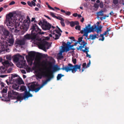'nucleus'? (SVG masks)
Returning a JSON list of instances; mask_svg holds the SVG:
<instances>
[{"label": "nucleus", "instance_id": "f257e3e1", "mask_svg": "<svg viewBox=\"0 0 124 124\" xmlns=\"http://www.w3.org/2000/svg\"><path fill=\"white\" fill-rule=\"evenodd\" d=\"M31 58H35L34 63L36 67L38 68L37 76L40 78H41L42 76H44L49 79L43 83L42 85L39 87H37L38 85L36 82L31 83V91H34L35 92H38L40 89L46 85L48 82L53 78L54 76L52 72L49 68L46 69L43 64L40 62V54L33 51H31Z\"/></svg>", "mask_w": 124, "mask_h": 124}, {"label": "nucleus", "instance_id": "f03ea898", "mask_svg": "<svg viewBox=\"0 0 124 124\" xmlns=\"http://www.w3.org/2000/svg\"><path fill=\"white\" fill-rule=\"evenodd\" d=\"M6 19L5 23L10 29L13 30L15 26V31L18 32L20 29L23 31L25 32L28 30L30 22L29 18L24 20L22 24L20 27V22L21 21V18L20 16H18L15 14L10 13L6 16Z\"/></svg>", "mask_w": 124, "mask_h": 124}, {"label": "nucleus", "instance_id": "7ed1b4c3", "mask_svg": "<svg viewBox=\"0 0 124 124\" xmlns=\"http://www.w3.org/2000/svg\"><path fill=\"white\" fill-rule=\"evenodd\" d=\"M39 24L41 26L42 29L44 30H46L50 29L51 34H49V36L55 39L59 38L61 35V33L62 32L59 27H58V30H56L54 27L51 26L49 23L45 20L43 21L42 22L41 21H40Z\"/></svg>", "mask_w": 124, "mask_h": 124}, {"label": "nucleus", "instance_id": "20e7f679", "mask_svg": "<svg viewBox=\"0 0 124 124\" xmlns=\"http://www.w3.org/2000/svg\"><path fill=\"white\" fill-rule=\"evenodd\" d=\"M13 61L18 67L26 69L28 72H31V69L30 67H29L26 65V61L24 60V56L20 55L19 54H17L14 56Z\"/></svg>", "mask_w": 124, "mask_h": 124}, {"label": "nucleus", "instance_id": "39448f33", "mask_svg": "<svg viewBox=\"0 0 124 124\" xmlns=\"http://www.w3.org/2000/svg\"><path fill=\"white\" fill-rule=\"evenodd\" d=\"M38 33L36 31H31V42L39 45V48L41 49H48L47 46L49 44L47 42H45L42 43L41 41V39L39 37Z\"/></svg>", "mask_w": 124, "mask_h": 124}, {"label": "nucleus", "instance_id": "423d86ee", "mask_svg": "<svg viewBox=\"0 0 124 124\" xmlns=\"http://www.w3.org/2000/svg\"><path fill=\"white\" fill-rule=\"evenodd\" d=\"M38 33L36 31H31V42L39 45V48L41 49H48L47 46L49 44L47 42H45L42 43L41 41V39L39 37Z\"/></svg>", "mask_w": 124, "mask_h": 124}, {"label": "nucleus", "instance_id": "0eeeda50", "mask_svg": "<svg viewBox=\"0 0 124 124\" xmlns=\"http://www.w3.org/2000/svg\"><path fill=\"white\" fill-rule=\"evenodd\" d=\"M102 28V26L101 25L99 27H98V26L95 25L94 28L93 27H91L90 24H89L87 26H86L85 28H83L81 31L80 33L81 34H84L83 36H85L86 37H87L88 33L93 32L94 29H95L97 33H100Z\"/></svg>", "mask_w": 124, "mask_h": 124}, {"label": "nucleus", "instance_id": "6e6552de", "mask_svg": "<svg viewBox=\"0 0 124 124\" xmlns=\"http://www.w3.org/2000/svg\"><path fill=\"white\" fill-rule=\"evenodd\" d=\"M86 63H84L83 64V69L81 71L80 65H76L73 66L72 65L70 64H68V66L63 67L62 68V69L63 70H65L66 72H68L69 71L71 70L72 72L73 73H75L77 69L79 70V71L81 72H82L84 70V69H85L86 68Z\"/></svg>", "mask_w": 124, "mask_h": 124}, {"label": "nucleus", "instance_id": "1a4fd4ad", "mask_svg": "<svg viewBox=\"0 0 124 124\" xmlns=\"http://www.w3.org/2000/svg\"><path fill=\"white\" fill-rule=\"evenodd\" d=\"M26 85L28 89V90H26V88L25 86L22 85L21 86L20 90L21 92L25 91V94L23 98H22L19 96L18 97L19 99L23 100L24 99L25 100H27L28 98L31 96L30 92L31 91V84L29 83L27 84Z\"/></svg>", "mask_w": 124, "mask_h": 124}, {"label": "nucleus", "instance_id": "9d476101", "mask_svg": "<svg viewBox=\"0 0 124 124\" xmlns=\"http://www.w3.org/2000/svg\"><path fill=\"white\" fill-rule=\"evenodd\" d=\"M83 39L82 37L78 38V42L81 46L79 47H77V49L78 50H82L86 54V56L90 58H91V55L88 53L89 52V48L86 46L85 45L87 44V43L82 40Z\"/></svg>", "mask_w": 124, "mask_h": 124}, {"label": "nucleus", "instance_id": "9b49d317", "mask_svg": "<svg viewBox=\"0 0 124 124\" xmlns=\"http://www.w3.org/2000/svg\"><path fill=\"white\" fill-rule=\"evenodd\" d=\"M14 40L13 38H8L6 42L3 41L1 44L2 50H0V54L2 52L5 51L9 52V49L7 48L8 46H11L13 45Z\"/></svg>", "mask_w": 124, "mask_h": 124}, {"label": "nucleus", "instance_id": "f8f14e48", "mask_svg": "<svg viewBox=\"0 0 124 124\" xmlns=\"http://www.w3.org/2000/svg\"><path fill=\"white\" fill-rule=\"evenodd\" d=\"M78 43L77 42L74 45H67L65 46H62L60 50L59 53L57 54V57L59 59H60L63 57L62 55V53L64 52H67L70 50H74L75 48L73 47L74 46H76Z\"/></svg>", "mask_w": 124, "mask_h": 124}, {"label": "nucleus", "instance_id": "ddd939ff", "mask_svg": "<svg viewBox=\"0 0 124 124\" xmlns=\"http://www.w3.org/2000/svg\"><path fill=\"white\" fill-rule=\"evenodd\" d=\"M31 38V35L29 34H27L24 35V39L21 40L17 39L16 41L15 45L16 46L18 45H24L25 44L24 40L25 39H30Z\"/></svg>", "mask_w": 124, "mask_h": 124}, {"label": "nucleus", "instance_id": "4468645a", "mask_svg": "<svg viewBox=\"0 0 124 124\" xmlns=\"http://www.w3.org/2000/svg\"><path fill=\"white\" fill-rule=\"evenodd\" d=\"M34 21L35 23V24L32 26V29L33 31H36L37 32L40 34H43L44 32H41V30L40 29L37 25L35 24L36 23V21L35 20V18H31V22Z\"/></svg>", "mask_w": 124, "mask_h": 124}, {"label": "nucleus", "instance_id": "2eb2a0df", "mask_svg": "<svg viewBox=\"0 0 124 124\" xmlns=\"http://www.w3.org/2000/svg\"><path fill=\"white\" fill-rule=\"evenodd\" d=\"M26 58L28 64L30 66L31 65V52H29L28 54L26 56Z\"/></svg>", "mask_w": 124, "mask_h": 124}, {"label": "nucleus", "instance_id": "dca6fc26", "mask_svg": "<svg viewBox=\"0 0 124 124\" xmlns=\"http://www.w3.org/2000/svg\"><path fill=\"white\" fill-rule=\"evenodd\" d=\"M2 63L3 65L6 67L9 66H12L13 65L12 63L8 61H5L4 62H2Z\"/></svg>", "mask_w": 124, "mask_h": 124}, {"label": "nucleus", "instance_id": "f3484780", "mask_svg": "<svg viewBox=\"0 0 124 124\" xmlns=\"http://www.w3.org/2000/svg\"><path fill=\"white\" fill-rule=\"evenodd\" d=\"M9 95L10 96H12L13 95L18 96L19 94L18 93L14 91H12L10 92H9Z\"/></svg>", "mask_w": 124, "mask_h": 124}, {"label": "nucleus", "instance_id": "a211bd4d", "mask_svg": "<svg viewBox=\"0 0 124 124\" xmlns=\"http://www.w3.org/2000/svg\"><path fill=\"white\" fill-rule=\"evenodd\" d=\"M99 35L98 34H94V35H90V38L92 40L95 39L96 38L98 37Z\"/></svg>", "mask_w": 124, "mask_h": 124}, {"label": "nucleus", "instance_id": "6ab92c4d", "mask_svg": "<svg viewBox=\"0 0 124 124\" xmlns=\"http://www.w3.org/2000/svg\"><path fill=\"white\" fill-rule=\"evenodd\" d=\"M70 26L71 27H73L76 25H78L79 23L78 21H76L75 22L72 21L70 23Z\"/></svg>", "mask_w": 124, "mask_h": 124}, {"label": "nucleus", "instance_id": "aec40b11", "mask_svg": "<svg viewBox=\"0 0 124 124\" xmlns=\"http://www.w3.org/2000/svg\"><path fill=\"white\" fill-rule=\"evenodd\" d=\"M17 83L19 84H24V82L23 80L21 78H18L17 79Z\"/></svg>", "mask_w": 124, "mask_h": 124}, {"label": "nucleus", "instance_id": "412c9836", "mask_svg": "<svg viewBox=\"0 0 124 124\" xmlns=\"http://www.w3.org/2000/svg\"><path fill=\"white\" fill-rule=\"evenodd\" d=\"M53 72L59 70V68L58 66L57 65L54 66L53 67Z\"/></svg>", "mask_w": 124, "mask_h": 124}, {"label": "nucleus", "instance_id": "4be33fe9", "mask_svg": "<svg viewBox=\"0 0 124 124\" xmlns=\"http://www.w3.org/2000/svg\"><path fill=\"white\" fill-rule=\"evenodd\" d=\"M103 11L102 10L100 11L97 12V16H103Z\"/></svg>", "mask_w": 124, "mask_h": 124}, {"label": "nucleus", "instance_id": "5701e85b", "mask_svg": "<svg viewBox=\"0 0 124 124\" xmlns=\"http://www.w3.org/2000/svg\"><path fill=\"white\" fill-rule=\"evenodd\" d=\"M64 75L61 74H58L57 77V80H60L61 78Z\"/></svg>", "mask_w": 124, "mask_h": 124}, {"label": "nucleus", "instance_id": "b1692460", "mask_svg": "<svg viewBox=\"0 0 124 124\" xmlns=\"http://www.w3.org/2000/svg\"><path fill=\"white\" fill-rule=\"evenodd\" d=\"M19 86L16 84H14L13 86V88L15 89L18 90L19 89Z\"/></svg>", "mask_w": 124, "mask_h": 124}, {"label": "nucleus", "instance_id": "393cba45", "mask_svg": "<svg viewBox=\"0 0 124 124\" xmlns=\"http://www.w3.org/2000/svg\"><path fill=\"white\" fill-rule=\"evenodd\" d=\"M107 31H105L103 34H100V36H102V35L103 36V35H106L108 33H109L108 32L110 31V30H109L108 28H107Z\"/></svg>", "mask_w": 124, "mask_h": 124}, {"label": "nucleus", "instance_id": "a878e982", "mask_svg": "<svg viewBox=\"0 0 124 124\" xmlns=\"http://www.w3.org/2000/svg\"><path fill=\"white\" fill-rule=\"evenodd\" d=\"M0 70L2 72H5V69L4 67L1 66L0 67Z\"/></svg>", "mask_w": 124, "mask_h": 124}, {"label": "nucleus", "instance_id": "bb28decb", "mask_svg": "<svg viewBox=\"0 0 124 124\" xmlns=\"http://www.w3.org/2000/svg\"><path fill=\"white\" fill-rule=\"evenodd\" d=\"M6 58L7 59L9 60H11V56L9 55H8L6 56Z\"/></svg>", "mask_w": 124, "mask_h": 124}, {"label": "nucleus", "instance_id": "cd10ccee", "mask_svg": "<svg viewBox=\"0 0 124 124\" xmlns=\"http://www.w3.org/2000/svg\"><path fill=\"white\" fill-rule=\"evenodd\" d=\"M50 15H51V16L52 17L55 18H56L57 16H55L54 14V13L52 12H50Z\"/></svg>", "mask_w": 124, "mask_h": 124}, {"label": "nucleus", "instance_id": "c85d7f7f", "mask_svg": "<svg viewBox=\"0 0 124 124\" xmlns=\"http://www.w3.org/2000/svg\"><path fill=\"white\" fill-rule=\"evenodd\" d=\"M9 34V32L7 30H5L4 32V34L6 36H8Z\"/></svg>", "mask_w": 124, "mask_h": 124}, {"label": "nucleus", "instance_id": "c756f323", "mask_svg": "<svg viewBox=\"0 0 124 124\" xmlns=\"http://www.w3.org/2000/svg\"><path fill=\"white\" fill-rule=\"evenodd\" d=\"M56 18L61 20V21H64V20L63 19L62 17L60 16H57Z\"/></svg>", "mask_w": 124, "mask_h": 124}, {"label": "nucleus", "instance_id": "7c9ffc66", "mask_svg": "<svg viewBox=\"0 0 124 124\" xmlns=\"http://www.w3.org/2000/svg\"><path fill=\"white\" fill-rule=\"evenodd\" d=\"M81 27L80 26L78 25L76 26L75 27V28L78 31L80 30Z\"/></svg>", "mask_w": 124, "mask_h": 124}, {"label": "nucleus", "instance_id": "2f4dec72", "mask_svg": "<svg viewBox=\"0 0 124 124\" xmlns=\"http://www.w3.org/2000/svg\"><path fill=\"white\" fill-rule=\"evenodd\" d=\"M108 16H109L108 15H106L105 16H103V17H101L100 18V19H101V20H102L104 19H105L107 17H108Z\"/></svg>", "mask_w": 124, "mask_h": 124}, {"label": "nucleus", "instance_id": "473e14b6", "mask_svg": "<svg viewBox=\"0 0 124 124\" xmlns=\"http://www.w3.org/2000/svg\"><path fill=\"white\" fill-rule=\"evenodd\" d=\"M72 61L74 64H75L76 63V58H73Z\"/></svg>", "mask_w": 124, "mask_h": 124}, {"label": "nucleus", "instance_id": "72a5a7b5", "mask_svg": "<svg viewBox=\"0 0 124 124\" xmlns=\"http://www.w3.org/2000/svg\"><path fill=\"white\" fill-rule=\"evenodd\" d=\"M113 3L115 5L116 4L118 3V1L117 0H113Z\"/></svg>", "mask_w": 124, "mask_h": 124}, {"label": "nucleus", "instance_id": "f704fd0d", "mask_svg": "<svg viewBox=\"0 0 124 124\" xmlns=\"http://www.w3.org/2000/svg\"><path fill=\"white\" fill-rule=\"evenodd\" d=\"M21 73L23 74H25L26 73V72L25 70H21Z\"/></svg>", "mask_w": 124, "mask_h": 124}, {"label": "nucleus", "instance_id": "c9c22d12", "mask_svg": "<svg viewBox=\"0 0 124 124\" xmlns=\"http://www.w3.org/2000/svg\"><path fill=\"white\" fill-rule=\"evenodd\" d=\"M65 14L68 16H69L71 14V12H65Z\"/></svg>", "mask_w": 124, "mask_h": 124}, {"label": "nucleus", "instance_id": "e433bc0d", "mask_svg": "<svg viewBox=\"0 0 124 124\" xmlns=\"http://www.w3.org/2000/svg\"><path fill=\"white\" fill-rule=\"evenodd\" d=\"M64 21H61L60 23L63 26H65V24L64 22Z\"/></svg>", "mask_w": 124, "mask_h": 124}, {"label": "nucleus", "instance_id": "4c0bfd02", "mask_svg": "<svg viewBox=\"0 0 124 124\" xmlns=\"http://www.w3.org/2000/svg\"><path fill=\"white\" fill-rule=\"evenodd\" d=\"M91 64V62L90 60H89V63H87V66H86V68H87L89 67Z\"/></svg>", "mask_w": 124, "mask_h": 124}, {"label": "nucleus", "instance_id": "58836bf2", "mask_svg": "<svg viewBox=\"0 0 124 124\" xmlns=\"http://www.w3.org/2000/svg\"><path fill=\"white\" fill-rule=\"evenodd\" d=\"M101 37H102V39H99V40H101L102 41H103L104 39V38L103 37V36L102 35V36H100Z\"/></svg>", "mask_w": 124, "mask_h": 124}, {"label": "nucleus", "instance_id": "ea45409f", "mask_svg": "<svg viewBox=\"0 0 124 124\" xmlns=\"http://www.w3.org/2000/svg\"><path fill=\"white\" fill-rule=\"evenodd\" d=\"M15 3V1H11L10 3L9 4V5H11L13 4H14Z\"/></svg>", "mask_w": 124, "mask_h": 124}, {"label": "nucleus", "instance_id": "a19ab883", "mask_svg": "<svg viewBox=\"0 0 124 124\" xmlns=\"http://www.w3.org/2000/svg\"><path fill=\"white\" fill-rule=\"evenodd\" d=\"M100 7L101 8H103V4L101 2L100 4Z\"/></svg>", "mask_w": 124, "mask_h": 124}, {"label": "nucleus", "instance_id": "79ce46f5", "mask_svg": "<svg viewBox=\"0 0 124 124\" xmlns=\"http://www.w3.org/2000/svg\"><path fill=\"white\" fill-rule=\"evenodd\" d=\"M2 92L4 93H6L7 92V89H3Z\"/></svg>", "mask_w": 124, "mask_h": 124}, {"label": "nucleus", "instance_id": "37998d69", "mask_svg": "<svg viewBox=\"0 0 124 124\" xmlns=\"http://www.w3.org/2000/svg\"><path fill=\"white\" fill-rule=\"evenodd\" d=\"M34 2H33L32 1H31V4H32L34 6H36V3Z\"/></svg>", "mask_w": 124, "mask_h": 124}, {"label": "nucleus", "instance_id": "c03bdc74", "mask_svg": "<svg viewBox=\"0 0 124 124\" xmlns=\"http://www.w3.org/2000/svg\"><path fill=\"white\" fill-rule=\"evenodd\" d=\"M36 6L39 8H41L40 5L39 3L37 4L36 5Z\"/></svg>", "mask_w": 124, "mask_h": 124}, {"label": "nucleus", "instance_id": "a18cd8bd", "mask_svg": "<svg viewBox=\"0 0 124 124\" xmlns=\"http://www.w3.org/2000/svg\"><path fill=\"white\" fill-rule=\"evenodd\" d=\"M73 16L74 17H76L78 16V14L76 13H74L73 14Z\"/></svg>", "mask_w": 124, "mask_h": 124}, {"label": "nucleus", "instance_id": "49530a36", "mask_svg": "<svg viewBox=\"0 0 124 124\" xmlns=\"http://www.w3.org/2000/svg\"><path fill=\"white\" fill-rule=\"evenodd\" d=\"M12 70V68H10L8 70V73H9L11 72Z\"/></svg>", "mask_w": 124, "mask_h": 124}, {"label": "nucleus", "instance_id": "de8ad7c7", "mask_svg": "<svg viewBox=\"0 0 124 124\" xmlns=\"http://www.w3.org/2000/svg\"><path fill=\"white\" fill-rule=\"evenodd\" d=\"M28 4L30 6H31V3L30 1H28L27 2Z\"/></svg>", "mask_w": 124, "mask_h": 124}, {"label": "nucleus", "instance_id": "09e8293b", "mask_svg": "<svg viewBox=\"0 0 124 124\" xmlns=\"http://www.w3.org/2000/svg\"><path fill=\"white\" fill-rule=\"evenodd\" d=\"M21 3L23 4V5H25L26 4V3L24 2H23V1H22L21 2Z\"/></svg>", "mask_w": 124, "mask_h": 124}, {"label": "nucleus", "instance_id": "8fccbe9b", "mask_svg": "<svg viewBox=\"0 0 124 124\" xmlns=\"http://www.w3.org/2000/svg\"><path fill=\"white\" fill-rule=\"evenodd\" d=\"M45 16L48 19H49V20H51V18H50V17L48 16H46V15H45Z\"/></svg>", "mask_w": 124, "mask_h": 124}, {"label": "nucleus", "instance_id": "3c124183", "mask_svg": "<svg viewBox=\"0 0 124 124\" xmlns=\"http://www.w3.org/2000/svg\"><path fill=\"white\" fill-rule=\"evenodd\" d=\"M35 10L36 11H38L39 10V9L37 8H35Z\"/></svg>", "mask_w": 124, "mask_h": 124}, {"label": "nucleus", "instance_id": "603ef678", "mask_svg": "<svg viewBox=\"0 0 124 124\" xmlns=\"http://www.w3.org/2000/svg\"><path fill=\"white\" fill-rule=\"evenodd\" d=\"M23 78L24 79L26 78V76L25 75H23Z\"/></svg>", "mask_w": 124, "mask_h": 124}, {"label": "nucleus", "instance_id": "864d4df0", "mask_svg": "<svg viewBox=\"0 0 124 124\" xmlns=\"http://www.w3.org/2000/svg\"><path fill=\"white\" fill-rule=\"evenodd\" d=\"M7 75H2L0 76V77L2 78H4Z\"/></svg>", "mask_w": 124, "mask_h": 124}, {"label": "nucleus", "instance_id": "5fc2aeb1", "mask_svg": "<svg viewBox=\"0 0 124 124\" xmlns=\"http://www.w3.org/2000/svg\"><path fill=\"white\" fill-rule=\"evenodd\" d=\"M61 11L62 12H63L65 13V11L62 9H61Z\"/></svg>", "mask_w": 124, "mask_h": 124}, {"label": "nucleus", "instance_id": "6e6d98bb", "mask_svg": "<svg viewBox=\"0 0 124 124\" xmlns=\"http://www.w3.org/2000/svg\"><path fill=\"white\" fill-rule=\"evenodd\" d=\"M94 7L95 8H96L98 7V6L96 4H95L94 5Z\"/></svg>", "mask_w": 124, "mask_h": 124}, {"label": "nucleus", "instance_id": "4d7b16f0", "mask_svg": "<svg viewBox=\"0 0 124 124\" xmlns=\"http://www.w3.org/2000/svg\"><path fill=\"white\" fill-rule=\"evenodd\" d=\"M84 20V19L83 17L82 18V19L81 20V22H83Z\"/></svg>", "mask_w": 124, "mask_h": 124}, {"label": "nucleus", "instance_id": "13d9d810", "mask_svg": "<svg viewBox=\"0 0 124 124\" xmlns=\"http://www.w3.org/2000/svg\"><path fill=\"white\" fill-rule=\"evenodd\" d=\"M70 39H71L73 40L74 39V38L73 37H70Z\"/></svg>", "mask_w": 124, "mask_h": 124}, {"label": "nucleus", "instance_id": "bf43d9fd", "mask_svg": "<svg viewBox=\"0 0 124 124\" xmlns=\"http://www.w3.org/2000/svg\"><path fill=\"white\" fill-rule=\"evenodd\" d=\"M113 13L112 11H111V12H110L109 13V14L111 15H113Z\"/></svg>", "mask_w": 124, "mask_h": 124}, {"label": "nucleus", "instance_id": "052dcab7", "mask_svg": "<svg viewBox=\"0 0 124 124\" xmlns=\"http://www.w3.org/2000/svg\"><path fill=\"white\" fill-rule=\"evenodd\" d=\"M77 16L78 17H82V16H81V15H79H79H78V14Z\"/></svg>", "mask_w": 124, "mask_h": 124}, {"label": "nucleus", "instance_id": "680f3d73", "mask_svg": "<svg viewBox=\"0 0 124 124\" xmlns=\"http://www.w3.org/2000/svg\"><path fill=\"white\" fill-rule=\"evenodd\" d=\"M3 8L1 7V8H0V12L3 10Z\"/></svg>", "mask_w": 124, "mask_h": 124}, {"label": "nucleus", "instance_id": "e2e57ef3", "mask_svg": "<svg viewBox=\"0 0 124 124\" xmlns=\"http://www.w3.org/2000/svg\"><path fill=\"white\" fill-rule=\"evenodd\" d=\"M2 58L1 57H0V62H2Z\"/></svg>", "mask_w": 124, "mask_h": 124}, {"label": "nucleus", "instance_id": "0e129e2a", "mask_svg": "<svg viewBox=\"0 0 124 124\" xmlns=\"http://www.w3.org/2000/svg\"><path fill=\"white\" fill-rule=\"evenodd\" d=\"M67 44L69 45H70L71 44V42H67Z\"/></svg>", "mask_w": 124, "mask_h": 124}, {"label": "nucleus", "instance_id": "69168bd1", "mask_svg": "<svg viewBox=\"0 0 124 124\" xmlns=\"http://www.w3.org/2000/svg\"><path fill=\"white\" fill-rule=\"evenodd\" d=\"M96 2L97 3H100V1L99 0H97Z\"/></svg>", "mask_w": 124, "mask_h": 124}, {"label": "nucleus", "instance_id": "338daca9", "mask_svg": "<svg viewBox=\"0 0 124 124\" xmlns=\"http://www.w3.org/2000/svg\"><path fill=\"white\" fill-rule=\"evenodd\" d=\"M48 8H49L50 9V8H51L52 7H51L49 5H48Z\"/></svg>", "mask_w": 124, "mask_h": 124}, {"label": "nucleus", "instance_id": "774afa93", "mask_svg": "<svg viewBox=\"0 0 124 124\" xmlns=\"http://www.w3.org/2000/svg\"><path fill=\"white\" fill-rule=\"evenodd\" d=\"M54 8H55V9H57L59 10H60V9L59 8H57L56 7H55Z\"/></svg>", "mask_w": 124, "mask_h": 124}]
</instances>
